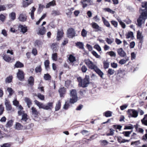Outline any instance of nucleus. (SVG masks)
Listing matches in <instances>:
<instances>
[{"label": "nucleus", "mask_w": 147, "mask_h": 147, "mask_svg": "<svg viewBox=\"0 0 147 147\" xmlns=\"http://www.w3.org/2000/svg\"><path fill=\"white\" fill-rule=\"evenodd\" d=\"M142 7L145 9L137 19L136 23V25L140 28L144 26L145 20L147 18V2L142 3Z\"/></svg>", "instance_id": "obj_1"}, {"label": "nucleus", "mask_w": 147, "mask_h": 147, "mask_svg": "<svg viewBox=\"0 0 147 147\" xmlns=\"http://www.w3.org/2000/svg\"><path fill=\"white\" fill-rule=\"evenodd\" d=\"M84 61L89 69L93 70L101 77V71L92 61L88 59H85Z\"/></svg>", "instance_id": "obj_2"}, {"label": "nucleus", "mask_w": 147, "mask_h": 147, "mask_svg": "<svg viewBox=\"0 0 147 147\" xmlns=\"http://www.w3.org/2000/svg\"><path fill=\"white\" fill-rule=\"evenodd\" d=\"M77 79L79 87L85 88L87 87L90 84V77L89 75H86L83 79L80 77H78Z\"/></svg>", "instance_id": "obj_3"}, {"label": "nucleus", "mask_w": 147, "mask_h": 147, "mask_svg": "<svg viewBox=\"0 0 147 147\" xmlns=\"http://www.w3.org/2000/svg\"><path fill=\"white\" fill-rule=\"evenodd\" d=\"M35 104L40 109H42L45 110H51L53 108V102H48L47 105H44L42 103L40 102L37 100L34 101Z\"/></svg>", "instance_id": "obj_4"}, {"label": "nucleus", "mask_w": 147, "mask_h": 147, "mask_svg": "<svg viewBox=\"0 0 147 147\" xmlns=\"http://www.w3.org/2000/svg\"><path fill=\"white\" fill-rule=\"evenodd\" d=\"M70 95L71 97L69 100V102L74 104L78 100L77 92L76 90L73 89L71 90L70 92Z\"/></svg>", "instance_id": "obj_5"}, {"label": "nucleus", "mask_w": 147, "mask_h": 147, "mask_svg": "<svg viewBox=\"0 0 147 147\" xmlns=\"http://www.w3.org/2000/svg\"><path fill=\"white\" fill-rule=\"evenodd\" d=\"M129 116L136 118L138 117V113L137 111L134 109H129L127 111Z\"/></svg>", "instance_id": "obj_6"}, {"label": "nucleus", "mask_w": 147, "mask_h": 147, "mask_svg": "<svg viewBox=\"0 0 147 147\" xmlns=\"http://www.w3.org/2000/svg\"><path fill=\"white\" fill-rule=\"evenodd\" d=\"M46 29L44 26H40L37 31V34L39 35H44L46 34Z\"/></svg>", "instance_id": "obj_7"}, {"label": "nucleus", "mask_w": 147, "mask_h": 147, "mask_svg": "<svg viewBox=\"0 0 147 147\" xmlns=\"http://www.w3.org/2000/svg\"><path fill=\"white\" fill-rule=\"evenodd\" d=\"M17 75V77L20 80L22 81L24 80L25 74L22 70L19 69Z\"/></svg>", "instance_id": "obj_8"}, {"label": "nucleus", "mask_w": 147, "mask_h": 147, "mask_svg": "<svg viewBox=\"0 0 147 147\" xmlns=\"http://www.w3.org/2000/svg\"><path fill=\"white\" fill-rule=\"evenodd\" d=\"M68 37L69 38H73L75 36L76 32L74 29L72 28H69L67 30Z\"/></svg>", "instance_id": "obj_9"}, {"label": "nucleus", "mask_w": 147, "mask_h": 147, "mask_svg": "<svg viewBox=\"0 0 147 147\" xmlns=\"http://www.w3.org/2000/svg\"><path fill=\"white\" fill-rule=\"evenodd\" d=\"M5 102L6 110L11 111L12 109V107L9 100L7 99H5Z\"/></svg>", "instance_id": "obj_10"}, {"label": "nucleus", "mask_w": 147, "mask_h": 147, "mask_svg": "<svg viewBox=\"0 0 147 147\" xmlns=\"http://www.w3.org/2000/svg\"><path fill=\"white\" fill-rule=\"evenodd\" d=\"M3 58L5 61L7 62H12L14 60V59L12 58L9 55L6 54L4 55Z\"/></svg>", "instance_id": "obj_11"}, {"label": "nucleus", "mask_w": 147, "mask_h": 147, "mask_svg": "<svg viewBox=\"0 0 147 147\" xmlns=\"http://www.w3.org/2000/svg\"><path fill=\"white\" fill-rule=\"evenodd\" d=\"M67 92L66 88L64 87H61L59 89L58 92L61 97H64Z\"/></svg>", "instance_id": "obj_12"}, {"label": "nucleus", "mask_w": 147, "mask_h": 147, "mask_svg": "<svg viewBox=\"0 0 147 147\" xmlns=\"http://www.w3.org/2000/svg\"><path fill=\"white\" fill-rule=\"evenodd\" d=\"M18 28L20 32H22L23 34L25 33L28 31L27 27L25 25L24 26L20 24L18 26Z\"/></svg>", "instance_id": "obj_13"}, {"label": "nucleus", "mask_w": 147, "mask_h": 147, "mask_svg": "<svg viewBox=\"0 0 147 147\" xmlns=\"http://www.w3.org/2000/svg\"><path fill=\"white\" fill-rule=\"evenodd\" d=\"M118 54L121 57H126V54L122 48H120L117 50Z\"/></svg>", "instance_id": "obj_14"}, {"label": "nucleus", "mask_w": 147, "mask_h": 147, "mask_svg": "<svg viewBox=\"0 0 147 147\" xmlns=\"http://www.w3.org/2000/svg\"><path fill=\"white\" fill-rule=\"evenodd\" d=\"M64 33L63 30H58L57 31V40L58 41H59L63 37Z\"/></svg>", "instance_id": "obj_15"}, {"label": "nucleus", "mask_w": 147, "mask_h": 147, "mask_svg": "<svg viewBox=\"0 0 147 147\" xmlns=\"http://www.w3.org/2000/svg\"><path fill=\"white\" fill-rule=\"evenodd\" d=\"M137 37L138 39L139 40V43L142 44L143 42V36L142 35V33L139 31L137 32Z\"/></svg>", "instance_id": "obj_16"}, {"label": "nucleus", "mask_w": 147, "mask_h": 147, "mask_svg": "<svg viewBox=\"0 0 147 147\" xmlns=\"http://www.w3.org/2000/svg\"><path fill=\"white\" fill-rule=\"evenodd\" d=\"M28 84L30 86H32L34 85V79L33 77L30 76L28 80Z\"/></svg>", "instance_id": "obj_17"}, {"label": "nucleus", "mask_w": 147, "mask_h": 147, "mask_svg": "<svg viewBox=\"0 0 147 147\" xmlns=\"http://www.w3.org/2000/svg\"><path fill=\"white\" fill-rule=\"evenodd\" d=\"M24 66V64L19 61H17L14 65V67L16 68H22Z\"/></svg>", "instance_id": "obj_18"}, {"label": "nucleus", "mask_w": 147, "mask_h": 147, "mask_svg": "<svg viewBox=\"0 0 147 147\" xmlns=\"http://www.w3.org/2000/svg\"><path fill=\"white\" fill-rule=\"evenodd\" d=\"M27 19V16H26L25 15L23 14H21L20 16L19 17V20L22 22H24Z\"/></svg>", "instance_id": "obj_19"}, {"label": "nucleus", "mask_w": 147, "mask_h": 147, "mask_svg": "<svg viewBox=\"0 0 147 147\" xmlns=\"http://www.w3.org/2000/svg\"><path fill=\"white\" fill-rule=\"evenodd\" d=\"M25 102L27 103V105L29 108H30L32 105V102L31 100L28 97H25L24 99Z\"/></svg>", "instance_id": "obj_20"}, {"label": "nucleus", "mask_w": 147, "mask_h": 147, "mask_svg": "<svg viewBox=\"0 0 147 147\" xmlns=\"http://www.w3.org/2000/svg\"><path fill=\"white\" fill-rule=\"evenodd\" d=\"M76 46L80 49L83 50L84 49V45L81 42H78L76 43Z\"/></svg>", "instance_id": "obj_21"}, {"label": "nucleus", "mask_w": 147, "mask_h": 147, "mask_svg": "<svg viewBox=\"0 0 147 147\" xmlns=\"http://www.w3.org/2000/svg\"><path fill=\"white\" fill-rule=\"evenodd\" d=\"M126 37L127 39L130 38L131 39H132L134 37L133 36V32H129L127 33L126 34Z\"/></svg>", "instance_id": "obj_22"}, {"label": "nucleus", "mask_w": 147, "mask_h": 147, "mask_svg": "<svg viewBox=\"0 0 147 147\" xmlns=\"http://www.w3.org/2000/svg\"><path fill=\"white\" fill-rule=\"evenodd\" d=\"M125 59H121L119 62V63L121 65H123L126 62L129 60V58L128 57H125Z\"/></svg>", "instance_id": "obj_23"}, {"label": "nucleus", "mask_w": 147, "mask_h": 147, "mask_svg": "<svg viewBox=\"0 0 147 147\" xmlns=\"http://www.w3.org/2000/svg\"><path fill=\"white\" fill-rule=\"evenodd\" d=\"M50 61L48 60H45L44 62V65L45 69L47 71L50 69Z\"/></svg>", "instance_id": "obj_24"}, {"label": "nucleus", "mask_w": 147, "mask_h": 147, "mask_svg": "<svg viewBox=\"0 0 147 147\" xmlns=\"http://www.w3.org/2000/svg\"><path fill=\"white\" fill-rule=\"evenodd\" d=\"M56 5V2L55 1L53 0V1L49 2L47 3L46 5V7L47 8H49L50 6H54Z\"/></svg>", "instance_id": "obj_25"}, {"label": "nucleus", "mask_w": 147, "mask_h": 147, "mask_svg": "<svg viewBox=\"0 0 147 147\" xmlns=\"http://www.w3.org/2000/svg\"><path fill=\"white\" fill-rule=\"evenodd\" d=\"M27 116L28 115L26 113H24L22 115V118L21 119V121L22 122V121H24V124L26 123V121L28 119Z\"/></svg>", "instance_id": "obj_26"}, {"label": "nucleus", "mask_w": 147, "mask_h": 147, "mask_svg": "<svg viewBox=\"0 0 147 147\" xmlns=\"http://www.w3.org/2000/svg\"><path fill=\"white\" fill-rule=\"evenodd\" d=\"M31 110L32 114L34 115L35 117H37L39 113L36 109L34 107H32Z\"/></svg>", "instance_id": "obj_27"}, {"label": "nucleus", "mask_w": 147, "mask_h": 147, "mask_svg": "<svg viewBox=\"0 0 147 147\" xmlns=\"http://www.w3.org/2000/svg\"><path fill=\"white\" fill-rule=\"evenodd\" d=\"M142 124L147 126V114L144 116V118L141 120Z\"/></svg>", "instance_id": "obj_28"}, {"label": "nucleus", "mask_w": 147, "mask_h": 147, "mask_svg": "<svg viewBox=\"0 0 147 147\" xmlns=\"http://www.w3.org/2000/svg\"><path fill=\"white\" fill-rule=\"evenodd\" d=\"M68 60L70 62V63H73L74 62L76 61L75 57L72 55H70L68 57Z\"/></svg>", "instance_id": "obj_29"}, {"label": "nucleus", "mask_w": 147, "mask_h": 147, "mask_svg": "<svg viewBox=\"0 0 147 147\" xmlns=\"http://www.w3.org/2000/svg\"><path fill=\"white\" fill-rule=\"evenodd\" d=\"M51 77L49 74H45L44 76V79L45 80H51Z\"/></svg>", "instance_id": "obj_30"}, {"label": "nucleus", "mask_w": 147, "mask_h": 147, "mask_svg": "<svg viewBox=\"0 0 147 147\" xmlns=\"http://www.w3.org/2000/svg\"><path fill=\"white\" fill-rule=\"evenodd\" d=\"M112 112L110 111H107L103 113V115L106 117H111L112 116Z\"/></svg>", "instance_id": "obj_31"}, {"label": "nucleus", "mask_w": 147, "mask_h": 147, "mask_svg": "<svg viewBox=\"0 0 147 147\" xmlns=\"http://www.w3.org/2000/svg\"><path fill=\"white\" fill-rule=\"evenodd\" d=\"M13 77L12 76H9L5 79V82L6 83H10L12 81Z\"/></svg>", "instance_id": "obj_32"}, {"label": "nucleus", "mask_w": 147, "mask_h": 147, "mask_svg": "<svg viewBox=\"0 0 147 147\" xmlns=\"http://www.w3.org/2000/svg\"><path fill=\"white\" fill-rule=\"evenodd\" d=\"M135 127L136 129V130L138 132L143 134L144 130L143 129L140 127H138L137 125L134 126Z\"/></svg>", "instance_id": "obj_33"}, {"label": "nucleus", "mask_w": 147, "mask_h": 147, "mask_svg": "<svg viewBox=\"0 0 147 147\" xmlns=\"http://www.w3.org/2000/svg\"><path fill=\"white\" fill-rule=\"evenodd\" d=\"M103 9L105 11L111 14H114L115 12L109 8H103Z\"/></svg>", "instance_id": "obj_34"}, {"label": "nucleus", "mask_w": 147, "mask_h": 147, "mask_svg": "<svg viewBox=\"0 0 147 147\" xmlns=\"http://www.w3.org/2000/svg\"><path fill=\"white\" fill-rule=\"evenodd\" d=\"M92 26L93 28L96 29V31H98L99 30V26L96 23L92 22Z\"/></svg>", "instance_id": "obj_35"}, {"label": "nucleus", "mask_w": 147, "mask_h": 147, "mask_svg": "<svg viewBox=\"0 0 147 147\" xmlns=\"http://www.w3.org/2000/svg\"><path fill=\"white\" fill-rule=\"evenodd\" d=\"M61 102L60 100L58 101L57 104H56L55 107V110L56 111H58L61 108Z\"/></svg>", "instance_id": "obj_36"}, {"label": "nucleus", "mask_w": 147, "mask_h": 147, "mask_svg": "<svg viewBox=\"0 0 147 147\" xmlns=\"http://www.w3.org/2000/svg\"><path fill=\"white\" fill-rule=\"evenodd\" d=\"M13 121L12 120H10L7 122L5 126L6 127H11L13 124Z\"/></svg>", "instance_id": "obj_37"}, {"label": "nucleus", "mask_w": 147, "mask_h": 147, "mask_svg": "<svg viewBox=\"0 0 147 147\" xmlns=\"http://www.w3.org/2000/svg\"><path fill=\"white\" fill-rule=\"evenodd\" d=\"M42 71L41 65H39L36 67L35 69V72L36 73H41Z\"/></svg>", "instance_id": "obj_38"}, {"label": "nucleus", "mask_w": 147, "mask_h": 147, "mask_svg": "<svg viewBox=\"0 0 147 147\" xmlns=\"http://www.w3.org/2000/svg\"><path fill=\"white\" fill-rule=\"evenodd\" d=\"M10 19L12 20H14L16 18V14L15 12H12L9 14Z\"/></svg>", "instance_id": "obj_39"}, {"label": "nucleus", "mask_w": 147, "mask_h": 147, "mask_svg": "<svg viewBox=\"0 0 147 147\" xmlns=\"http://www.w3.org/2000/svg\"><path fill=\"white\" fill-rule=\"evenodd\" d=\"M33 3V0H29L28 2H24L23 3V6L26 7Z\"/></svg>", "instance_id": "obj_40"}, {"label": "nucleus", "mask_w": 147, "mask_h": 147, "mask_svg": "<svg viewBox=\"0 0 147 147\" xmlns=\"http://www.w3.org/2000/svg\"><path fill=\"white\" fill-rule=\"evenodd\" d=\"M57 45L56 43H54L52 44L51 47L53 51H57L58 49H57Z\"/></svg>", "instance_id": "obj_41"}, {"label": "nucleus", "mask_w": 147, "mask_h": 147, "mask_svg": "<svg viewBox=\"0 0 147 147\" xmlns=\"http://www.w3.org/2000/svg\"><path fill=\"white\" fill-rule=\"evenodd\" d=\"M102 21L104 22V24L107 27H109L110 25L109 22L106 20L104 18H102Z\"/></svg>", "instance_id": "obj_42"}, {"label": "nucleus", "mask_w": 147, "mask_h": 147, "mask_svg": "<svg viewBox=\"0 0 147 147\" xmlns=\"http://www.w3.org/2000/svg\"><path fill=\"white\" fill-rule=\"evenodd\" d=\"M107 53L111 57H115L116 56V53L112 51L108 52Z\"/></svg>", "instance_id": "obj_43"}, {"label": "nucleus", "mask_w": 147, "mask_h": 147, "mask_svg": "<svg viewBox=\"0 0 147 147\" xmlns=\"http://www.w3.org/2000/svg\"><path fill=\"white\" fill-rule=\"evenodd\" d=\"M37 96L41 100H43L45 99L44 96L41 94L40 93H38Z\"/></svg>", "instance_id": "obj_44"}, {"label": "nucleus", "mask_w": 147, "mask_h": 147, "mask_svg": "<svg viewBox=\"0 0 147 147\" xmlns=\"http://www.w3.org/2000/svg\"><path fill=\"white\" fill-rule=\"evenodd\" d=\"M132 131H123L122 134L126 137H129V135L131 133Z\"/></svg>", "instance_id": "obj_45"}, {"label": "nucleus", "mask_w": 147, "mask_h": 147, "mask_svg": "<svg viewBox=\"0 0 147 147\" xmlns=\"http://www.w3.org/2000/svg\"><path fill=\"white\" fill-rule=\"evenodd\" d=\"M115 71L111 68H109V69L107 71V73L108 74L110 75H113L115 73Z\"/></svg>", "instance_id": "obj_46"}, {"label": "nucleus", "mask_w": 147, "mask_h": 147, "mask_svg": "<svg viewBox=\"0 0 147 147\" xmlns=\"http://www.w3.org/2000/svg\"><path fill=\"white\" fill-rule=\"evenodd\" d=\"M87 32L84 29H83L81 32V35L83 37H86L87 34Z\"/></svg>", "instance_id": "obj_47"}, {"label": "nucleus", "mask_w": 147, "mask_h": 147, "mask_svg": "<svg viewBox=\"0 0 147 147\" xmlns=\"http://www.w3.org/2000/svg\"><path fill=\"white\" fill-rule=\"evenodd\" d=\"M52 59L53 60L56 61L57 60V53H54L52 54Z\"/></svg>", "instance_id": "obj_48"}, {"label": "nucleus", "mask_w": 147, "mask_h": 147, "mask_svg": "<svg viewBox=\"0 0 147 147\" xmlns=\"http://www.w3.org/2000/svg\"><path fill=\"white\" fill-rule=\"evenodd\" d=\"M11 146V143H5L1 145V147H10Z\"/></svg>", "instance_id": "obj_49"}, {"label": "nucleus", "mask_w": 147, "mask_h": 147, "mask_svg": "<svg viewBox=\"0 0 147 147\" xmlns=\"http://www.w3.org/2000/svg\"><path fill=\"white\" fill-rule=\"evenodd\" d=\"M7 90L9 93V95L10 96H11L14 92L12 89L11 88H8Z\"/></svg>", "instance_id": "obj_50"}, {"label": "nucleus", "mask_w": 147, "mask_h": 147, "mask_svg": "<svg viewBox=\"0 0 147 147\" xmlns=\"http://www.w3.org/2000/svg\"><path fill=\"white\" fill-rule=\"evenodd\" d=\"M4 108L2 104L0 105V115H1L3 113L4 110Z\"/></svg>", "instance_id": "obj_51"}, {"label": "nucleus", "mask_w": 147, "mask_h": 147, "mask_svg": "<svg viewBox=\"0 0 147 147\" xmlns=\"http://www.w3.org/2000/svg\"><path fill=\"white\" fill-rule=\"evenodd\" d=\"M52 14L54 16H57L60 15L61 13L58 11L54 10L52 11Z\"/></svg>", "instance_id": "obj_52"}, {"label": "nucleus", "mask_w": 147, "mask_h": 147, "mask_svg": "<svg viewBox=\"0 0 147 147\" xmlns=\"http://www.w3.org/2000/svg\"><path fill=\"white\" fill-rule=\"evenodd\" d=\"M81 70L83 73H85L87 70V68L85 65H83L81 67Z\"/></svg>", "instance_id": "obj_53"}, {"label": "nucleus", "mask_w": 147, "mask_h": 147, "mask_svg": "<svg viewBox=\"0 0 147 147\" xmlns=\"http://www.w3.org/2000/svg\"><path fill=\"white\" fill-rule=\"evenodd\" d=\"M35 46L39 47L41 45V42L39 40H36L35 42Z\"/></svg>", "instance_id": "obj_54"}, {"label": "nucleus", "mask_w": 147, "mask_h": 147, "mask_svg": "<svg viewBox=\"0 0 147 147\" xmlns=\"http://www.w3.org/2000/svg\"><path fill=\"white\" fill-rule=\"evenodd\" d=\"M117 75L118 76L121 78L123 77L124 75L123 72L121 70H119L118 71Z\"/></svg>", "instance_id": "obj_55"}, {"label": "nucleus", "mask_w": 147, "mask_h": 147, "mask_svg": "<svg viewBox=\"0 0 147 147\" xmlns=\"http://www.w3.org/2000/svg\"><path fill=\"white\" fill-rule=\"evenodd\" d=\"M22 127L20 123H17L16 124V128L18 129H20Z\"/></svg>", "instance_id": "obj_56"}, {"label": "nucleus", "mask_w": 147, "mask_h": 147, "mask_svg": "<svg viewBox=\"0 0 147 147\" xmlns=\"http://www.w3.org/2000/svg\"><path fill=\"white\" fill-rule=\"evenodd\" d=\"M110 132L109 133L107 134V135L108 136H112L114 134V132L115 131V130L113 129L112 128H111L110 129Z\"/></svg>", "instance_id": "obj_57"}, {"label": "nucleus", "mask_w": 147, "mask_h": 147, "mask_svg": "<svg viewBox=\"0 0 147 147\" xmlns=\"http://www.w3.org/2000/svg\"><path fill=\"white\" fill-rule=\"evenodd\" d=\"M111 23L115 27H117L118 25L117 22L113 20L111 21Z\"/></svg>", "instance_id": "obj_58"}, {"label": "nucleus", "mask_w": 147, "mask_h": 147, "mask_svg": "<svg viewBox=\"0 0 147 147\" xmlns=\"http://www.w3.org/2000/svg\"><path fill=\"white\" fill-rule=\"evenodd\" d=\"M113 40L108 38H106V41L109 44H111L113 42Z\"/></svg>", "instance_id": "obj_59"}, {"label": "nucleus", "mask_w": 147, "mask_h": 147, "mask_svg": "<svg viewBox=\"0 0 147 147\" xmlns=\"http://www.w3.org/2000/svg\"><path fill=\"white\" fill-rule=\"evenodd\" d=\"M111 67L113 68H116L117 67L118 65L117 63L114 62L111 63Z\"/></svg>", "instance_id": "obj_60"}, {"label": "nucleus", "mask_w": 147, "mask_h": 147, "mask_svg": "<svg viewBox=\"0 0 147 147\" xmlns=\"http://www.w3.org/2000/svg\"><path fill=\"white\" fill-rule=\"evenodd\" d=\"M92 53L94 56H95L97 58H99L100 57V56L98 55L97 53L94 51H92Z\"/></svg>", "instance_id": "obj_61"}, {"label": "nucleus", "mask_w": 147, "mask_h": 147, "mask_svg": "<svg viewBox=\"0 0 147 147\" xmlns=\"http://www.w3.org/2000/svg\"><path fill=\"white\" fill-rule=\"evenodd\" d=\"M6 9V7L5 5H0V11H3Z\"/></svg>", "instance_id": "obj_62"}, {"label": "nucleus", "mask_w": 147, "mask_h": 147, "mask_svg": "<svg viewBox=\"0 0 147 147\" xmlns=\"http://www.w3.org/2000/svg\"><path fill=\"white\" fill-rule=\"evenodd\" d=\"M94 49H97L98 51H100L101 50V49L100 47L98 45H95L94 46Z\"/></svg>", "instance_id": "obj_63"}, {"label": "nucleus", "mask_w": 147, "mask_h": 147, "mask_svg": "<svg viewBox=\"0 0 147 147\" xmlns=\"http://www.w3.org/2000/svg\"><path fill=\"white\" fill-rule=\"evenodd\" d=\"M32 53L34 55H36L37 54V51L36 49L33 48L32 51Z\"/></svg>", "instance_id": "obj_64"}]
</instances>
